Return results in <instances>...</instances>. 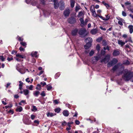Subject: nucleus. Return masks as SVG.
<instances>
[{
    "mask_svg": "<svg viewBox=\"0 0 133 133\" xmlns=\"http://www.w3.org/2000/svg\"><path fill=\"white\" fill-rule=\"evenodd\" d=\"M122 15L123 16L125 17L127 16V14L124 11H123L122 12Z\"/></svg>",
    "mask_w": 133,
    "mask_h": 133,
    "instance_id": "43",
    "label": "nucleus"
},
{
    "mask_svg": "<svg viewBox=\"0 0 133 133\" xmlns=\"http://www.w3.org/2000/svg\"><path fill=\"white\" fill-rule=\"evenodd\" d=\"M16 56L17 57H19V58H24V56L22 55H19V54H17L16 55Z\"/></svg>",
    "mask_w": 133,
    "mask_h": 133,
    "instance_id": "34",
    "label": "nucleus"
},
{
    "mask_svg": "<svg viewBox=\"0 0 133 133\" xmlns=\"http://www.w3.org/2000/svg\"><path fill=\"white\" fill-rule=\"evenodd\" d=\"M47 116L48 117H52L56 115V114H54L49 112H48L46 114Z\"/></svg>",
    "mask_w": 133,
    "mask_h": 133,
    "instance_id": "23",
    "label": "nucleus"
},
{
    "mask_svg": "<svg viewBox=\"0 0 133 133\" xmlns=\"http://www.w3.org/2000/svg\"><path fill=\"white\" fill-rule=\"evenodd\" d=\"M84 15L83 12V11H81L78 14L77 16L78 17H82Z\"/></svg>",
    "mask_w": 133,
    "mask_h": 133,
    "instance_id": "26",
    "label": "nucleus"
},
{
    "mask_svg": "<svg viewBox=\"0 0 133 133\" xmlns=\"http://www.w3.org/2000/svg\"><path fill=\"white\" fill-rule=\"evenodd\" d=\"M100 28L101 30H103L104 31H105L106 30V29L105 28H103L101 26L100 27Z\"/></svg>",
    "mask_w": 133,
    "mask_h": 133,
    "instance_id": "63",
    "label": "nucleus"
},
{
    "mask_svg": "<svg viewBox=\"0 0 133 133\" xmlns=\"http://www.w3.org/2000/svg\"><path fill=\"white\" fill-rule=\"evenodd\" d=\"M75 122L77 125H79L80 123L79 121L77 120H76Z\"/></svg>",
    "mask_w": 133,
    "mask_h": 133,
    "instance_id": "54",
    "label": "nucleus"
},
{
    "mask_svg": "<svg viewBox=\"0 0 133 133\" xmlns=\"http://www.w3.org/2000/svg\"><path fill=\"white\" fill-rule=\"evenodd\" d=\"M102 4L106 6L107 9H108L110 7L109 5L108 4L105 3V2L104 1H102Z\"/></svg>",
    "mask_w": 133,
    "mask_h": 133,
    "instance_id": "24",
    "label": "nucleus"
},
{
    "mask_svg": "<svg viewBox=\"0 0 133 133\" xmlns=\"http://www.w3.org/2000/svg\"><path fill=\"white\" fill-rule=\"evenodd\" d=\"M29 91L27 89H25L23 91V92L24 94L25 95H27L28 94Z\"/></svg>",
    "mask_w": 133,
    "mask_h": 133,
    "instance_id": "27",
    "label": "nucleus"
},
{
    "mask_svg": "<svg viewBox=\"0 0 133 133\" xmlns=\"http://www.w3.org/2000/svg\"><path fill=\"white\" fill-rule=\"evenodd\" d=\"M16 111L18 112H21L23 110L22 107L21 106L18 107L16 109Z\"/></svg>",
    "mask_w": 133,
    "mask_h": 133,
    "instance_id": "21",
    "label": "nucleus"
},
{
    "mask_svg": "<svg viewBox=\"0 0 133 133\" xmlns=\"http://www.w3.org/2000/svg\"><path fill=\"white\" fill-rule=\"evenodd\" d=\"M118 44L122 46L125 44V43L123 42L121 40H118Z\"/></svg>",
    "mask_w": 133,
    "mask_h": 133,
    "instance_id": "22",
    "label": "nucleus"
},
{
    "mask_svg": "<svg viewBox=\"0 0 133 133\" xmlns=\"http://www.w3.org/2000/svg\"><path fill=\"white\" fill-rule=\"evenodd\" d=\"M128 42H129L132 43H133V42L132 41L131 39V37H128Z\"/></svg>",
    "mask_w": 133,
    "mask_h": 133,
    "instance_id": "50",
    "label": "nucleus"
},
{
    "mask_svg": "<svg viewBox=\"0 0 133 133\" xmlns=\"http://www.w3.org/2000/svg\"><path fill=\"white\" fill-rule=\"evenodd\" d=\"M63 114L65 116H68L69 114V111L66 110H65L63 111Z\"/></svg>",
    "mask_w": 133,
    "mask_h": 133,
    "instance_id": "13",
    "label": "nucleus"
},
{
    "mask_svg": "<svg viewBox=\"0 0 133 133\" xmlns=\"http://www.w3.org/2000/svg\"><path fill=\"white\" fill-rule=\"evenodd\" d=\"M15 59L18 61H21V59L17 57H15Z\"/></svg>",
    "mask_w": 133,
    "mask_h": 133,
    "instance_id": "62",
    "label": "nucleus"
},
{
    "mask_svg": "<svg viewBox=\"0 0 133 133\" xmlns=\"http://www.w3.org/2000/svg\"><path fill=\"white\" fill-rule=\"evenodd\" d=\"M97 30L96 29H92L90 31L92 35H95L97 32Z\"/></svg>",
    "mask_w": 133,
    "mask_h": 133,
    "instance_id": "17",
    "label": "nucleus"
},
{
    "mask_svg": "<svg viewBox=\"0 0 133 133\" xmlns=\"http://www.w3.org/2000/svg\"><path fill=\"white\" fill-rule=\"evenodd\" d=\"M80 8V6L78 5H77L75 7V11L76 12L78 11Z\"/></svg>",
    "mask_w": 133,
    "mask_h": 133,
    "instance_id": "31",
    "label": "nucleus"
},
{
    "mask_svg": "<svg viewBox=\"0 0 133 133\" xmlns=\"http://www.w3.org/2000/svg\"><path fill=\"white\" fill-rule=\"evenodd\" d=\"M13 58L12 57H8L7 58V60L9 61H10L13 59Z\"/></svg>",
    "mask_w": 133,
    "mask_h": 133,
    "instance_id": "56",
    "label": "nucleus"
},
{
    "mask_svg": "<svg viewBox=\"0 0 133 133\" xmlns=\"http://www.w3.org/2000/svg\"><path fill=\"white\" fill-rule=\"evenodd\" d=\"M78 31V30L77 29H75L73 30L71 32V34L72 35L75 36L77 34Z\"/></svg>",
    "mask_w": 133,
    "mask_h": 133,
    "instance_id": "15",
    "label": "nucleus"
},
{
    "mask_svg": "<svg viewBox=\"0 0 133 133\" xmlns=\"http://www.w3.org/2000/svg\"><path fill=\"white\" fill-rule=\"evenodd\" d=\"M20 44L23 46L26 47V44L25 42H20Z\"/></svg>",
    "mask_w": 133,
    "mask_h": 133,
    "instance_id": "42",
    "label": "nucleus"
},
{
    "mask_svg": "<svg viewBox=\"0 0 133 133\" xmlns=\"http://www.w3.org/2000/svg\"><path fill=\"white\" fill-rule=\"evenodd\" d=\"M47 90L48 91L50 90L52 88V87L51 86H48V85L46 87Z\"/></svg>",
    "mask_w": 133,
    "mask_h": 133,
    "instance_id": "39",
    "label": "nucleus"
},
{
    "mask_svg": "<svg viewBox=\"0 0 133 133\" xmlns=\"http://www.w3.org/2000/svg\"><path fill=\"white\" fill-rule=\"evenodd\" d=\"M0 59L2 60V61H4V58L3 56H0Z\"/></svg>",
    "mask_w": 133,
    "mask_h": 133,
    "instance_id": "59",
    "label": "nucleus"
},
{
    "mask_svg": "<svg viewBox=\"0 0 133 133\" xmlns=\"http://www.w3.org/2000/svg\"><path fill=\"white\" fill-rule=\"evenodd\" d=\"M86 32V29L84 28H82L79 30L78 33L81 37H84L87 35V33Z\"/></svg>",
    "mask_w": 133,
    "mask_h": 133,
    "instance_id": "2",
    "label": "nucleus"
},
{
    "mask_svg": "<svg viewBox=\"0 0 133 133\" xmlns=\"http://www.w3.org/2000/svg\"><path fill=\"white\" fill-rule=\"evenodd\" d=\"M90 10L91 13L95 11V7L94 5H92L91 6L90 8Z\"/></svg>",
    "mask_w": 133,
    "mask_h": 133,
    "instance_id": "25",
    "label": "nucleus"
},
{
    "mask_svg": "<svg viewBox=\"0 0 133 133\" xmlns=\"http://www.w3.org/2000/svg\"><path fill=\"white\" fill-rule=\"evenodd\" d=\"M40 93V92L38 91H35L33 93L34 95L36 97H37Z\"/></svg>",
    "mask_w": 133,
    "mask_h": 133,
    "instance_id": "28",
    "label": "nucleus"
},
{
    "mask_svg": "<svg viewBox=\"0 0 133 133\" xmlns=\"http://www.w3.org/2000/svg\"><path fill=\"white\" fill-rule=\"evenodd\" d=\"M96 49L98 50V52L100 51V47L99 45L98 44L97 45L96 47Z\"/></svg>",
    "mask_w": 133,
    "mask_h": 133,
    "instance_id": "44",
    "label": "nucleus"
},
{
    "mask_svg": "<svg viewBox=\"0 0 133 133\" xmlns=\"http://www.w3.org/2000/svg\"><path fill=\"white\" fill-rule=\"evenodd\" d=\"M118 62V60L115 58L113 59L110 62H109L107 66L108 67H110L114 64H116Z\"/></svg>",
    "mask_w": 133,
    "mask_h": 133,
    "instance_id": "3",
    "label": "nucleus"
},
{
    "mask_svg": "<svg viewBox=\"0 0 133 133\" xmlns=\"http://www.w3.org/2000/svg\"><path fill=\"white\" fill-rule=\"evenodd\" d=\"M75 2V1H70L71 7V8H73L74 7Z\"/></svg>",
    "mask_w": 133,
    "mask_h": 133,
    "instance_id": "29",
    "label": "nucleus"
},
{
    "mask_svg": "<svg viewBox=\"0 0 133 133\" xmlns=\"http://www.w3.org/2000/svg\"><path fill=\"white\" fill-rule=\"evenodd\" d=\"M37 52H32L31 54V55L32 57H37L38 56L37 55Z\"/></svg>",
    "mask_w": 133,
    "mask_h": 133,
    "instance_id": "19",
    "label": "nucleus"
},
{
    "mask_svg": "<svg viewBox=\"0 0 133 133\" xmlns=\"http://www.w3.org/2000/svg\"><path fill=\"white\" fill-rule=\"evenodd\" d=\"M17 51H16L15 50H12V52H11V54H14L15 53V54H16L17 53Z\"/></svg>",
    "mask_w": 133,
    "mask_h": 133,
    "instance_id": "64",
    "label": "nucleus"
},
{
    "mask_svg": "<svg viewBox=\"0 0 133 133\" xmlns=\"http://www.w3.org/2000/svg\"><path fill=\"white\" fill-rule=\"evenodd\" d=\"M31 119L33 120L35 118V116L33 115H31Z\"/></svg>",
    "mask_w": 133,
    "mask_h": 133,
    "instance_id": "51",
    "label": "nucleus"
},
{
    "mask_svg": "<svg viewBox=\"0 0 133 133\" xmlns=\"http://www.w3.org/2000/svg\"><path fill=\"white\" fill-rule=\"evenodd\" d=\"M19 86H22L23 84V83L21 81H20L19 82Z\"/></svg>",
    "mask_w": 133,
    "mask_h": 133,
    "instance_id": "49",
    "label": "nucleus"
},
{
    "mask_svg": "<svg viewBox=\"0 0 133 133\" xmlns=\"http://www.w3.org/2000/svg\"><path fill=\"white\" fill-rule=\"evenodd\" d=\"M102 38L101 37H99L97 38L96 40L97 42H100L102 40Z\"/></svg>",
    "mask_w": 133,
    "mask_h": 133,
    "instance_id": "36",
    "label": "nucleus"
},
{
    "mask_svg": "<svg viewBox=\"0 0 133 133\" xmlns=\"http://www.w3.org/2000/svg\"><path fill=\"white\" fill-rule=\"evenodd\" d=\"M36 88L37 89L40 90L41 89V85L39 84H37Z\"/></svg>",
    "mask_w": 133,
    "mask_h": 133,
    "instance_id": "40",
    "label": "nucleus"
},
{
    "mask_svg": "<svg viewBox=\"0 0 133 133\" xmlns=\"http://www.w3.org/2000/svg\"><path fill=\"white\" fill-rule=\"evenodd\" d=\"M92 16L95 17H96L98 16V15L96 14V11L92 12Z\"/></svg>",
    "mask_w": 133,
    "mask_h": 133,
    "instance_id": "30",
    "label": "nucleus"
},
{
    "mask_svg": "<svg viewBox=\"0 0 133 133\" xmlns=\"http://www.w3.org/2000/svg\"><path fill=\"white\" fill-rule=\"evenodd\" d=\"M125 4L126 5H130L131 4V3L129 1H127L125 2Z\"/></svg>",
    "mask_w": 133,
    "mask_h": 133,
    "instance_id": "52",
    "label": "nucleus"
},
{
    "mask_svg": "<svg viewBox=\"0 0 133 133\" xmlns=\"http://www.w3.org/2000/svg\"><path fill=\"white\" fill-rule=\"evenodd\" d=\"M53 1L54 3V7L56 9H57L59 6V4L57 0H51Z\"/></svg>",
    "mask_w": 133,
    "mask_h": 133,
    "instance_id": "9",
    "label": "nucleus"
},
{
    "mask_svg": "<svg viewBox=\"0 0 133 133\" xmlns=\"http://www.w3.org/2000/svg\"><path fill=\"white\" fill-rule=\"evenodd\" d=\"M94 54V51L93 50H91L89 54L90 56H92Z\"/></svg>",
    "mask_w": 133,
    "mask_h": 133,
    "instance_id": "45",
    "label": "nucleus"
},
{
    "mask_svg": "<svg viewBox=\"0 0 133 133\" xmlns=\"http://www.w3.org/2000/svg\"><path fill=\"white\" fill-rule=\"evenodd\" d=\"M70 11L69 9H66L64 12V15L65 17L68 16L70 14Z\"/></svg>",
    "mask_w": 133,
    "mask_h": 133,
    "instance_id": "7",
    "label": "nucleus"
},
{
    "mask_svg": "<svg viewBox=\"0 0 133 133\" xmlns=\"http://www.w3.org/2000/svg\"><path fill=\"white\" fill-rule=\"evenodd\" d=\"M92 41V39L91 38L88 37L85 39V42L86 43H90L91 44V43Z\"/></svg>",
    "mask_w": 133,
    "mask_h": 133,
    "instance_id": "10",
    "label": "nucleus"
},
{
    "mask_svg": "<svg viewBox=\"0 0 133 133\" xmlns=\"http://www.w3.org/2000/svg\"><path fill=\"white\" fill-rule=\"evenodd\" d=\"M66 124V122L65 121H64L62 123V125L63 126H64Z\"/></svg>",
    "mask_w": 133,
    "mask_h": 133,
    "instance_id": "60",
    "label": "nucleus"
},
{
    "mask_svg": "<svg viewBox=\"0 0 133 133\" xmlns=\"http://www.w3.org/2000/svg\"><path fill=\"white\" fill-rule=\"evenodd\" d=\"M110 55H108L106 56L105 57L102 59L101 61V63L104 62L105 63H107L110 59Z\"/></svg>",
    "mask_w": 133,
    "mask_h": 133,
    "instance_id": "4",
    "label": "nucleus"
},
{
    "mask_svg": "<svg viewBox=\"0 0 133 133\" xmlns=\"http://www.w3.org/2000/svg\"><path fill=\"white\" fill-rule=\"evenodd\" d=\"M128 10H130L131 12L133 13V6H130V7L128 8Z\"/></svg>",
    "mask_w": 133,
    "mask_h": 133,
    "instance_id": "32",
    "label": "nucleus"
},
{
    "mask_svg": "<svg viewBox=\"0 0 133 133\" xmlns=\"http://www.w3.org/2000/svg\"><path fill=\"white\" fill-rule=\"evenodd\" d=\"M129 29L130 34H132L133 32V26L132 25H129L128 27Z\"/></svg>",
    "mask_w": 133,
    "mask_h": 133,
    "instance_id": "16",
    "label": "nucleus"
},
{
    "mask_svg": "<svg viewBox=\"0 0 133 133\" xmlns=\"http://www.w3.org/2000/svg\"><path fill=\"white\" fill-rule=\"evenodd\" d=\"M120 54L119 51L117 50H114L113 53V55L114 56H117Z\"/></svg>",
    "mask_w": 133,
    "mask_h": 133,
    "instance_id": "12",
    "label": "nucleus"
},
{
    "mask_svg": "<svg viewBox=\"0 0 133 133\" xmlns=\"http://www.w3.org/2000/svg\"><path fill=\"white\" fill-rule=\"evenodd\" d=\"M118 68V65H115L113 68L112 70L114 71H115Z\"/></svg>",
    "mask_w": 133,
    "mask_h": 133,
    "instance_id": "33",
    "label": "nucleus"
},
{
    "mask_svg": "<svg viewBox=\"0 0 133 133\" xmlns=\"http://www.w3.org/2000/svg\"><path fill=\"white\" fill-rule=\"evenodd\" d=\"M91 44L90 43H87L84 46V48L86 49H87L89 48L91 46Z\"/></svg>",
    "mask_w": 133,
    "mask_h": 133,
    "instance_id": "18",
    "label": "nucleus"
},
{
    "mask_svg": "<svg viewBox=\"0 0 133 133\" xmlns=\"http://www.w3.org/2000/svg\"><path fill=\"white\" fill-rule=\"evenodd\" d=\"M19 50H20V51H24L25 50L24 49V48H22L21 47H20L19 48Z\"/></svg>",
    "mask_w": 133,
    "mask_h": 133,
    "instance_id": "53",
    "label": "nucleus"
},
{
    "mask_svg": "<svg viewBox=\"0 0 133 133\" xmlns=\"http://www.w3.org/2000/svg\"><path fill=\"white\" fill-rule=\"evenodd\" d=\"M68 21L69 23L71 24L74 23L76 22L75 18H74L68 19Z\"/></svg>",
    "mask_w": 133,
    "mask_h": 133,
    "instance_id": "6",
    "label": "nucleus"
},
{
    "mask_svg": "<svg viewBox=\"0 0 133 133\" xmlns=\"http://www.w3.org/2000/svg\"><path fill=\"white\" fill-rule=\"evenodd\" d=\"M106 18H105L104 21H106L108 20L110 18V16L109 15H105Z\"/></svg>",
    "mask_w": 133,
    "mask_h": 133,
    "instance_id": "35",
    "label": "nucleus"
},
{
    "mask_svg": "<svg viewBox=\"0 0 133 133\" xmlns=\"http://www.w3.org/2000/svg\"><path fill=\"white\" fill-rule=\"evenodd\" d=\"M41 85H42V86L43 87L45 85H46V84L45 82H41Z\"/></svg>",
    "mask_w": 133,
    "mask_h": 133,
    "instance_id": "48",
    "label": "nucleus"
},
{
    "mask_svg": "<svg viewBox=\"0 0 133 133\" xmlns=\"http://www.w3.org/2000/svg\"><path fill=\"white\" fill-rule=\"evenodd\" d=\"M79 20L81 23L82 26H83L85 25V22L83 19L82 18H80L79 19Z\"/></svg>",
    "mask_w": 133,
    "mask_h": 133,
    "instance_id": "20",
    "label": "nucleus"
},
{
    "mask_svg": "<svg viewBox=\"0 0 133 133\" xmlns=\"http://www.w3.org/2000/svg\"><path fill=\"white\" fill-rule=\"evenodd\" d=\"M105 52L104 50H102L101 51V54L104 55L105 54Z\"/></svg>",
    "mask_w": 133,
    "mask_h": 133,
    "instance_id": "46",
    "label": "nucleus"
},
{
    "mask_svg": "<svg viewBox=\"0 0 133 133\" xmlns=\"http://www.w3.org/2000/svg\"><path fill=\"white\" fill-rule=\"evenodd\" d=\"M116 18L119 21L118 22V23L120 25L122 26L123 25V23H125V21L123 19L118 16L116 17Z\"/></svg>",
    "mask_w": 133,
    "mask_h": 133,
    "instance_id": "5",
    "label": "nucleus"
},
{
    "mask_svg": "<svg viewBox=\"0 0 133 133\" xmlns=\"http://www.w3.org/2000/svg\"><path fill=\"white\" fill-rule=\"evenodd\" d=\"M31 121L28 119H26L23 121L24 123L27 125H29L31 124Z\"/></svg>",
    "mask_w": 133,
    "mask_h": 133,
    "instance_id": "14",
    "label": "nucleus"
},
{
    "mask_svg": "<svg viewBox=\"0 0 133 133\" xmlns=\"http://www.w3.org/2000/svg\"><path fill=\"white\" fill-rule=\"evenodd\" d=\"M122 72L123 75L122 78L125 81H128L133 77V71L125 69Z\"/></svg>",
    "mask_w": 133,
    "mask_h": 133,
    "instance_id": "1",
    "label": "nucleus"
},
{
    "mask_svg": "<svg viewBox=\"0 0 133 133\" xmlns=\"http://www.w3.org/2000/svg\"><path fill=\"white\" fill-rule=\"evenodd\" d=\"M41 95L43 96H45V94L44 92V91H43L41 93Z\"/></svg>",
    "mask_w": 133,
    "mask_h": 133,
    "instance_id": "47",
    "label": "nucleus"
},
{
    "mask_svg": "<svg viewBox=\"0 0 133 133\" xmlns=\"http://www.w3.org/2000/svg\"><path fill=\"white\" fill-rule=\"evenodd\" d=\"M37 109L35 106H33L32 107V110L34 111H35L37 110Z\"/></svg>",
    "mask_w": 133,
    "mask_h": 133,
    "instance_id": "41",
    "label": "nucleus"
},
{
    "mask_svg": "<svg viewBox=\"0 0 133 133\" xmlns=\"http://www.w3.org/2000/svg\"><path fill=\"white\" fill-rule=\"evenodd\" d=\"M98 17H99L101 18V19H102L104 21V19H105V18L103 17L102 16L99 15H98Z\"/></svg>",
    "mask_w": 133,
    "mask_h": 133,
    "instance_id": "58",
    "label": "nucleus"
},
{
    "mask_svg": "<svg viewBox=\"0 0 133 133\" xmlns=\"http://www.w3.org/2000/svg\"><path fill=\"white\" fill-rule=\"evenodd\" d=\"M54 103L56 104H58L59 102L57 100H55L54 101Z\"/></svg>",
    "mask_w": 133,
    "mask_h": 133,
    "instance_id": "55",
    "label": "nucleus"
},
{
    "mask_svg": "<svg viewBox=\"0 0 133 133\" xmlns=\"http://www.w3.org/2000/svg\"><path fill=\"white\" fill-rule=\"evenodd\" d=\"M99 58L97 56H95L92 57V61L93 63L96 62L99 59Z\"/></svg>",
    "mask_w": 133,
    "mask_h": 133,
    "instance_id": "8",
    "label": "nucleus"
},
{
    "mask_svg": "<svg viewBox=\"0 0 133 133\" xmlns=\"http://www.w3.org/2000/svg\"><path fill=\"white\" fill-rule=\"evenodd\" d=\"M61 111V109L60 108H57L55 109V111L57 113H59Z\"/></svg>",
    "mask_w": 133,
    "mask_h": 133,
    "instance_id": "38",
    "label": "nucleus"
},
{
    "mask_svg": "<svg viewBox=\"0 0 133 133\" xmlns=\"http://www.w3.org/2000/svg\"><path fill=\"white\" fill-rule=\"evenodd\" d=\"M18 40H19L20 41H23V38H21V37H18Z\"/></svg>",
    "mask_w": 133,
    "mask_h": 133,
    "instance_id": "57",
    "label": "nucleus"
},
{
    "mask_svg": "<svg viewBox=\"0 0 133 133\" xmlns=\"http://www.w3.org/2000/svg\"><path fill=\"white\" fill-rule=\"evenodd\" d=\"M33 86L32 85H30V86H26V88L28 89H29L30 90H33Z\"/></svg>",
    "mask_w": 133,
    "mask_h": 133,
    "instance_id": "37",
    "label": "nucleus"
},
{
    "mask_svg": "<svg viewBox=\"0 0 133 133\" xmlns=\"http://www.w3.org/2000/svg\"><path fill=\"white\" fill-rule=\"evenodd\" d=\"M60 4H61L59 8L60 10H62L64 9V3L62 1H61L60 2Z\"/></svg>",
    "mask_w": 133,
    "mask_h": 133,
    "instance_id": "11",
    "label": "nucleus"
},
{
    "mask_svg": "<svg viewBox=\"0 0 133 133\" xmlns=\"http://www.w3.org/2000/svg\"><path fill=\"white\" fill-rule=\"evenodd\" d=\"M11 84L10 83H8L6 86V88H8Z\"/></svg>",
    "mask_w": 133,
    "mask_h": 133,
    "instance_id": "61",
    "label": "nucleus"
}]
</instances>
